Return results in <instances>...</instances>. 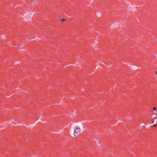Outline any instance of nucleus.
<instances>
[{"label": "nucleus", "instance_id": "obj_4", "mask_svg": "<svg viewBox=\"0 0 157 157\" xmlns=\"http://www.w3.org/2000/svg\"><path fill=\"white\" fill-rule=\"evenodd\" d=\"M155 114L156 115V118L157 119V112H156L155 113Z\"/></svg>", "mask_w": 157, "mask_h": 157}, {"label": "nucleus", "instance_id": "obj_2", "mask_svg": "<svg viewBox=\"0 0 157 157\" xmlns=\"http://www.w3.org/2000/svg\"><path fill=\"white\" fill-rule=\"evenodd\" d=\"M58 21L60 22L65 21H66V19L65 18H59L58 19Z\"/></svg>", "mask_w": 157, "mask_h": 157}, {"label": "nucleus", "instance_id": "obj_5", "mask_svg": "<svg viewBox=\"0 0 157 157\" xmlns=\"http://www.w3.org/2000/svg\"><path fill=\"white\" fill-rule=\"evenodd\" d=\"M156 74L157 75V71L156 72Z\"/></svg>", "mask_w": 157, "mask_h": 157}, {"label": "nucleus", "instance_id": "obj_3", "mask_svg": "<svg viewBox=\"0 0 157 157\" xmlns=\"http://www.w3.org/2000/svg\"><path fill=\"white\" fill-rule=\"evenodd\" d=\"M153 109H154V110H156V111H157V108H156L155 107H154Z\"/></svg>", "mask_w": 157, "mask_h": 157}, {"label": "nucleus", "instance_id": "obj_1", "mask_svg": "<svg viewBox=\"0 0 157 157\" xmlns=\"http://www.w3.org/2000/svg\"><path fill=\"white\" fill-rule=\"evenodd\" d=\"M80 132V129L79 128H77L75 129L74 133V135L75 136H78Z\"/></svg>", "mask_w": 157, "mask_h": 157}, {"label": "nucleus", "instance_id": "obj_6", "mask_svg": "<svg viewBox=\"0 0 157 157\" xmlns=\"http://www.w3.org/2000/svg\"><path fill=\"white\" fill-rule=\"evenodd\" d=\"M156 126V125H155L154 126H155H155Z\"/></svg>", "mask_w": 157, "mask_h": 157}]
</instances>
